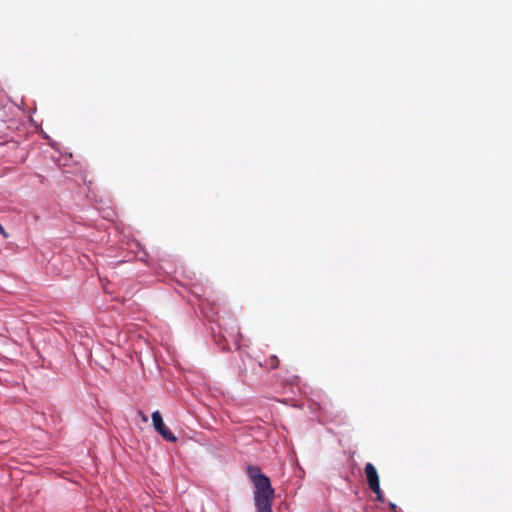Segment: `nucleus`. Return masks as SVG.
<instances>
[{"label": "nucleus", "mask_w": 512, "mask_h": 512, "mask_svg": "<svg viewBox=\"0 0 512 512\" xmlns=\"http://www.w3.org/2000/svg\"><path fill=\"white\" fill-rule=\"evenodd\" d=\"M247 475L254 485L253 501L256 512H273L272 506L275 490L270 479L262 473L258 466H249Z\"/></svg>", "instance_id": "f257e3e1"}, {"label": "nucleus", "mask_w": 512, "mask_h": 512, "mask_svg": "<svg viewBox=\"0 0 512 512\" xmlns=\"http://www.w3.org/2000/svg\"><path fill=\"white\" fill-rule=\"evenodd\" d=\"M152 423L154 429L168 442H176L177 437L170 431V429L165 425L162 416L159 411H154L152 413Z\"/></svg>", "instance_id": "f03ea898"}, {"label": "nucleus", "mask_w": 512, "mask_h": 512, "mask_svg": "<svg viewBox=\"0 0 512 512\" xmlns=\"http://www.w3.org/2000/svg\"><path fill=\"white\" fill-rule=\"evenodd\" d=\"M367 483L372 492H377L380 485V479L375 466L372 463H367L364 468Z\"/></svg>", "instance_id": "7ed1b4c3"}, {"label": "nucleus", "mask_w": 512, "mask_h": 512, "mask_svg": "<svg viewBox=\"0 0 512 512\" xmlns=\"http://www.w3.org/2000/svg\"><path fill=\"white\" fill-rule=\"evenodd\" d=\"M266 364L269 366L270 369H276L279 367L280 361L276 355H272L266 361Z\"/></svg>", "instance_id": "20e7f679"}, {"label": "nucleus", "mask_w": 512, "mask_h": 512, "mask_svg": "<svg viewBox=\"0 0 512 512\" xmlns=\"http://www.w3.org/2000/svg\"><path fill=\"white\" fill-rule=\"evenodd\" d=\"M377 496V500L379 501H383V493L381 491V489L379 488L377 492H374Z\"/></svg>", "instance_id": "39448f33"}, {"label": "nucleus", "mask_w": 512, "mask_h": 512, "mask_svg": "<svg viewBox=\"0 0 512 512\" xmlns=\"http://www.w3.org/2000/svg\"><path fill=\"white\" fill-rule=\"evenodd\" d=\"M0 233L4 236V237H8V234L6 233L5 229L3 228V226L0 224Z\"/></svg>", "instance_id": "423d86ee"}, {"label": "nucleus", "mask_w": 512, "mask_h": 512, "mask_svg": "<svg viewBox=\"0 0 512 512\" xmlns=\"http://www.w3.org/2000/svg\"><path fill=\"white\" fill-rule=\"evenodd\" d=\"M139 415L141 416L143 421H145V422L148 421L147 416L145 414H143L141 411L139 412Z\"/></svg>", "instance_id": "0eeeda50"}]
</instances>
